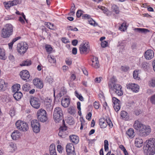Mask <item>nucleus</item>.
Returning <instances> with one entry per match:
<instances>
[{
  "label": "nucleus",
  "instance_id": "obj_1",
  "mask_svg": "<svg viewBox=\"0 0 155 155\" xmlns=\"http://www.w3.org/2000/svg\"><path fill=\"white\" fill-rule=\"evenodd\" d=\"M147 155H153L155 153V139L150 138L146 141Z\"/></svg>",
  "mask_w": 155,
  "mask_h": 155
},
{
  "label": "nucleus",
  "instance_id": "obj_2",
  "mask_svg": "<svg viewBox=\"0 0 155 155\" xmlns=\"http://www.w3.org/2000/svg\"><path fill=\"white\" fill-rule=\"evenodd\" d=\"M1 36L4 38H9L13 32V26L11 24H7L1 31Z\"/></svg>",
  "mask_w": 155,
  "mask_h": 155
},
{
  "label": "nucleus",
  "instance_id": "obj_3",
  "mask_svg": "<svg viewBox=\"0 0 155 155\" xmlns=\"http://www.w3.org/2000/svg\"><path fill=\"white\" fill-rule=\"evenodd\" d=\"M63 111L59 107H55L53 113V117L56 123H59L63 118Z\"/></svg>",
  "mask_w": 155,
  "mask_h": 155
},
{
  "label": "nucleus",
  "instance_id": "obj_4",
  "mask_svg": "<svg viewBox=\"0 0 155 155\" xmlns=\"http://www.w3.org/2000/svg\"><path fill=\"white\" fill-rule=\"evenodd\" d=\"M109 87L110 91L112 94H114L118 96H120L123 94L121 90L122 87L119 84H116L112 86L110 84H109Z\"/></svg>",
  "mask_w": 155,
  "mask_h": 155
},
{
  "label": "nucleus",
  "instance_id": "obj_5",
  "mask_svg": "<svg viewBox=\"0 0 155 155\" xmlns=\"http://www.w3.org/2000/svg\"><path fill=\"white\" fill-rule=\"evenodd\" d=\"M47 115L46 111L42 108L38 110L37 113V117L38 120L43 122L47 120Z\"/></svg>",
  "mask_w": 155,
  "mask_h": 155
},
{
  "label": "nucleus",
  "instance_id": "obj_6",
  "mask_svg": "<svg viewBox=\"0 0 155 155\" xmlns=\"http://www.w3.org/2000/svg\"><path fill=\"white\" fill-rule=\"evenodd\" d=\"M16 128L21 131H26L28 129V126L27 123L25 122L18 120L15 123Z\"/></svg>",
  "mask_w": 155,
  "mask_h": 155
},
{
  "label": "nucleus",
  "instance_id": "obj_7",
  "mask_svg": "<svg viewBox=\"0 0 155 155\" xmlns=\"http://www.w3.org/2000/svg\"><path fill=\"white\" fill-rule=\"evenodd\" d=\"M28 48V44L22 42L18 44L17 47V51L20 54L25 53Z\"/></svg>",
  "mask_w": 155,
  "mask_h": 155
},
{
  "label": "nucleus",
  "instance_id": "obj_8",
  "mask_svg": "<svg viewBox=\"0 0 155 155\" xmlns=\"http://www.w3.org/2000/svg\"><path fill=\"white\" fill-rule=\"evenodd\" d=\"M31 106L35 109L39 108L41 105V102L38 98L32 97L30 99Z\"/></svg>",
  "mask_w": 155,
  "mask_h": 155
},
{
  "label": "nucleus",
  "instance_id": "obj_9",
  "mask_svg": "<svg viewBox=\"0 0 155 155\" xmlns=\"http://www.w3.org/2000/svg\"><path fill=\"white\" fill-rule=\"evenodd\" d=\"M79 50L81 54H87L90 50V46L88 42H85L81 44L79 47Z\"/></svg>",
  "mask_w": 155,
  "mask_h": 155
},
{
  "label": "nucleus",
  "instance_id": "obj_10",
  "mask_svg": "<svg viewBox=\"0 0 155 155\" xmlns=\"http://www.w3.org/2000/svg\"><path fill=\"white\" fill-rule=\"evenodd\" d=\"M31 125L33 131L36 133H38L40 131V125L38 120H34L31 121Z\"/></svg>",
  "mask_w": 155,
  "mask_h": 155
},
{
  "label": "nucleus",
  "instance_id": "obj_11",
  "mask_svg": "<svg viewBox=\"0 0 155 155\" xmlns=\"http://www.w3.org/2000/svg\"><path fill=\"white\" fill-rule=\"evenodd\" d=\"M151 132L150 127L145 125L143 126L140 131V134L141 136H146L149 134Z\"/></svg>",
  "mask_w": 155,
  "mask_h": 155
},
{
  "label": "nucleus",
  "instance_id": "obj_12",
  "mask_svg": "<svg viewBox=\"0 0 155 155\" xmlns=\"http://www.w3.org/2000/svg\"><path fill=\"white\" fill-rule=\"evenodd\" d=\"M52 101L50 98H47L45 101V105L47 110L51 111L53 109V106L51 105Z\"/></svg>",
  "mask_w": 155,
  "mask_h": 155
},
{
  "label": "nucleus",
  "instance_id": "obj_13",
  "mask_svg": "<svg viewBox=\"0 0 155 155\" xmlns=\"http://www.w3.org/2000/svg\"><path fill=\"white\" fill-rule=\"evenodd\" d=\"M154 56L153 51L152 50H148L144 53V57L147 60H150L152 59Z\"/></svg>",
  "mask_w": 155,
  "mask_h": 155
},
{
  "label": "nucleus",
  "instance_id": "obj_14",
  "mask_svg": "<svg viewBox=\"0 0 155 155\" xmlns=\"http://www.w3.org/2000/svg\"><path fill=\"white\" fill-rule=\"evenodd\" d=\"M19 74L21 78L24 80L29 79L30 76L29 72L27 70L22 71Z\"/></svg>",
  "mask_w": 155,
  "mask_h": 155
},
{
  "label": "nucleus",
  "instance_id": "obj_15",
  "mask_svg": "<svg viewBox=\"0 0 155 155\" xmlns=\"http://www.w3.org/2000/svg\"><path fill=\"white\" fill-rule=\"evenodd\" d=\"M127 88L131 89L133 92H137L139 91V86L135 84H129L127 85Z\"/></svg>",
  "mask_w": 155,
  "mask_h": 155
},
{
  "label": "nucleus",
  "instance_id": "obj_16",
  "mask_svg": "<svg viewBox=\"0 0 155 155\" xmlns=\"http://www.w3.org/2000/svg\"><path fill=\"white\" fill-rule=\"evenodd\" d=\"M70 99L68 97H66L62 98L61 104L64 107H67L70 104Z\"/></svg>",
  "mask_w": 155,
  "mask_h": 155
},
{
  "label": "nucleus",
  "instance_id": "obj_17",
  "mask_svg": "<svg viewBox=\"0 0 155 155\" xmlns=\"http://www.w3.org/2000/svg\"><path fill=\"white\" fill-rule=\"evenodd\" d=\"M34 85L38 88L41 89L43 87L42 81L38 78H36L33 80Z\"/></svg>",
  "mask_w": 155,
  "mask_h": 155
},
{
  "label": "nucleus",
  "instance_id": "obj_18",
  "mask_svg": "<svg viewBox=\"0 0 155 155\" xmlns=\"http://www.w3.org/2000/svg\"><path fill=\"white\" fill-rule=\"evenodd\" d=\"M92 64L91 66L95 68H98L99 67V64L98 59L96 57H94L92 59Z\"/></svg>",
  "mask_w": 155,
  "mask_h": 155
},
{
  "label": "nucleus",
  "instance_id": "obj_19",
  "mask_svg": "<svg viewBox=\"0 0 155 155\" xmlns=\"http://www.w3.org/2000/svg\"><path fill=\"white\" fill-rule=\"evenodd\" d=\"M62 122L63 123V126L59 128V131L58 133V135L62 138H64L65 136L64 135H63L62 133L63 132V130H67V127L65 126L64 124V120H62Z\"/></svg>",
  "mask_w": 155,
  "mask_h": 155
},
{
  "label": "nucleus",
  "instance_id": "obj_20",
  "mask_svg": "<svg viewBox=\"0 0 155 155\" xmlns=\"http://www.w3.org/2000/svg\"><path fill=\"white\" fill-rule=\"evenodd\" d=\"M144 125L138 120H136L134 124V127L135 130H139L140 131V129H142Z\"/></svg>",
  "mask_w": 155,
  "mask_h": 155
},
{
  "label": "nucleus",
  "instance_id": "obj_21",
  "mask_svg": "<svg viewBox=\"0 0 155 155\" xmlns=\"http://www.w3.org/2000/svg\"><path fill=\"white\" fill-rule=\"evenodd\" d=\"M69 139L71 142L75 144H77L79 141V137L76 135H73L70 136Z\"/></svg>",
  "mask_w": 155,
  "mask_h": 155
},
{
  "label": "nucleus",
  "instance_id": "obj_22",
  "mask_svg": "<svg viewBox=\"0 0 155 155\" xmlns=\"http://www.w3.org/2000/svg\"><path fill=\"white\" fill-rule=\"evenodd\" d=\"M66 150L67 153H69L75 151L73 144L72 143L68 144L66 146Z\"/></svg>",
  "mask_w": 155,
  "mask_h": 155
},
{
  "label": "nucleus",
  "instance_id": "obj_23",
  "mask_svg": "<svg viewBox=\"0 0 155 155\" xmlns=\"http://www.w3.org/2000/svg\"><path fill=\"white\" fill-rule=\"evenodd\" d=\"M99 123L100 127L101 128H106L107 125V120H105L104 118L100 119Z\"/></svg>",
  "mask_w": 155,
  "mask_h": 155
},
{
  "label": "nucleus",
  "instance_id": "obj_24",
  "mask_svg": "<svg viewBox=\"0 0 155 155\" xmlns=\"http://www.w3.org/2000/svg\"><path fill=\"white\" fill-rule=\"evenodd\" d=\"M143 141L140 138H136L135 140V144L136 147H141L143 145Z\"/></svg>",
  "mask_w": 155,
  "mask_h": 155
},
{
  "label": "nucleus",
  "instance_id": "obj_25",
  "mask_svg": "<svg viewBox=\"0 0 155 155\" xmlns=\"http://www.w3.org/2000/svg\"><path fill=\"white\" fill-rule=\"evenodd\" d=\"M18 0L9 1L7 2L5 6L6 8H9L12 6L16 5L18 3Z\"/></svg>",
  "mask_w": 155,
  "mask_h": 155
},
{
  "label": "nucleus",
  "instance_id": "obj_26",
  "mask_svg": "<svg viewBox=\"0 0 155 155\" xmlns=\"http://www.w3.org/2000/svg\"><path fill=\"white\" fill-rule=\"evenodd\" d=\"M11 137L14 140H16L20 137V133L18 130H15L12 134Z\"/></svg>",
  "mask_w": 155,
  "mask_h": 155
},
{
  "label": "nucleus",
  "instance_id": "obj_27",
  "mask_svg": "<svg viewBox=\"0 0 155 155\" xmlns=\"http://www.w3.org/2000/svg\"><path fill=\"white\" fill-rule=\"evenodd\" d=\"M126 134L130 138H133L135 136L134 129L133 128H130L127 131Z\"/></svg>",
  "mask_w": 155,
  "mask_h": 155
},
{
  "label": "nucleus",
  "instance_id": "obj_28",
  "mask_svg": "<svg viewBox=\"0 0 155 155\" xmlns=\"http://www.w3.org/2000/svg\"><path fill=\"white\" fill-rule=\"evenodd\" d=\"M14 98L16 100L20 99L22 96V94L21 92H16L14 94Z\"/></svg>",
  "mask_w": 155,
  "mask_h": 155
},
{
  "label": "nucleus",
  "instance_id": "obj_29",
  "mask_svg": "<svg viewBox=\"0 0 155 155\" xmlns=\"http://www.w3.org/2000/svg\"><path fill=\"white\" fill-rule=\"evenodd\" d=\"M6 87V84L4 80L2 79H0V90L4 91Z\"/></svg>",
  "mask_w": 155,
  "mask_h": 155
},
{
  "label": "nucleus",
  "instance_id": "obj_30",
  "mask_svg": "<svg viewBox=\"0 0 155 155\" xmlns=\"http://www.w3.org/2000/svg\"><path fill=\"white\" fill-rule=\"evenodd\" d=\"M134 30L138 32L142 33H146L147 32H149L150 31L149 30L146 28H135Z\"/></svg>",
  "mask_w": 155,
  "mask_h": 155
},
{
  "label": "nucleus",
  "instance_id": "obj_31",
  "mask_svg": "<svg viewBox=\"0 0 155 155\" xmlns=\"http://www.w3.org/2000/svg\"><path fill=\"white\" fill-rule=\"evenodd\" d=\"M120 115L123 118V119L125 120H127L129 119L127 116V113L125 111H122L120 114Z\"/></svg>",
  "mask_w": 155,
  "mask_h": 155
},
{
  "label": "nucleus",
  "instance_id": "obj_32",
  "mask_svg": "<svg viewBox=\"0 0 155 155\" xmlns=\"http://www.w3.org/2000/svg\"><path fill=\"white\" fill-rule=\"evenodd\" d=\"M111 9L113 12H114L116 14H118L119 12V9L117 6L115 5H113L111 7Z\"/></svg>",
  "mask_w": 155,
  "mask_h": 155
},
{
  "label": "nucleus",
  "instance_id": "obj_33",
  "mask_svg": "<svg viewBox=\"0 0 155 155\" xmlns=\"http://www.w3.org/2000/svg\"><path fill=\"white\" fill-rule=\"evenodd\" d=\"M48 59L49 62L52 64H54L56 62V60L53 56L48 55Z\"/></svg>",
  "mask_w": 155,
  "mask_h": 155
},
{
  "label": "nucleus",
  "instance_id": "obj_34",
  "mask_svg": "<svg viewBox=\"0 0 155 155\" xmlns=\"http://www.w3.org/2000/svg\"><path fill=\"white\" fill-rule=\"evenodd\" d=\"M5 58L4 50L0 48V59L2 60H5Z\"/></svg>",
  "mask_w": 155,
  "mask_h": 155
},
{
  "label": "nucleus",
  "instance_id": "obj_35",
  "mask_svg": "<svg viewBox=\"0 0 155 155\" xmlns=\"http://www.w3.org/2000/svg\"><path fill=\"white\" fill-rule=\"evenodd\" d=\"M149 85L150 87H155V78L151 79L149 82Z\"/></svg>",
  "mask_w": 155,
  "mask_h": 155
},
{
  "label": "nucleus",
  "instance_id": "obj_36",
  "mask_svg": "<svg viewBox=\"0 0 155 155\" xmlns=\"http://www.w3.org/2000/svg\"><path fill=\"white\" fill-rule=\"evenodd\" d=\"M30 88V85L28 83H26L24 84L22 87L23 90L25 91H28Z\"/></svg>",
  "mask_w": 155,
  "mask_h": 155
},
{
  "label": "nucleus",
  "instance_id": "obj_37",
  "mask_svg": "<svg viewBox=\"0 0 155 155\" xmlns=\"http://www.w3.org/2000/svg\"><path fill=\"white\" fill-rule=\"evenodd\" d=\"M13 88V91L14 92H18L20 88V85L19 84H16L14 85L12 87Z\"/></svg>",
  "mask_w": 155,
  "mask_h": 155
},
{
  "label": "nucleus",
  "instance_id": "obj_38",
  "mask_svg": "<svg viewBox=\"0 0 155 155\" xmlns=\"http://www.w3.org/2000/svg\"><path fill=\"white\" fill-rule=\"evenodd\" d=\"M31 64V61L29 60H26V61H24L22 62V63L20 64V65L22 66H28Z\"/></svg>",
  "mask_w": 155,
  "mask_h": 155
},
{
  "label": "nucleus",
  "instance_id": "obj_39",
  "mask_svg": "<svg viewBox=\"0 0 155 155\" xmlns=\"http://www.w3.org/2000/svg\"><path fill=\"white\" fill-rule=\"evenodd\" d=\"M68 111L70 114L74 115L75 113V110L74 107H71L68 109Z\"/></svg>",
  "mask_w": 155,
  "mask_h": 155
},
{
  "label": "nucleus",
  "instance_id": "obj_40",
  "mask_svg": "<svg viewBox=\"0 0 155 155\" xmlns=\"http://www.w3.org/2000/svg\"><path fill=\"white\" fill-rule=\"evenodd\" d=\"M112 102L113 103V105L120 104V101L115 97H112Z\"/></svg>",
  "mask_w": 155,
  "mask_h": 155
},
{
  "label": "nucleus",
  "instance_id": "obj_41",
  "mask_svg": "<svg viewBox=\"0 0 155 155\" xmlns=\"http://www.w3.org/2000/svg\"><path fill=\"white\" fill-rule=\"evenodd\" d=\"M133 76L134 79L139 80L140 78L138 77V71L137 70H135L134 71Z\"/></svg>",
  "mask_w": 155,
  "mask_h": 155
},
{
  "label": "nucleus",
  "instance_id": "obj_42",
  "mask_svg": "<svg viewBox=\"0 0 155 155\" xmlns=\"http://www.w3.org/2000/svg\"><path fill=\"white\" fill-rule=\"evenodd\" d=\"M46 25L48 28L50 29L54 30L55 29V27L54 25L50 22H48Z\"/></svg>",
  "mask_w": 155,
  "mask_h": 155
},
{
  "label": "nucleus",
  "instance_id": "obj_43",
  "mask_svg": "<svg viewBox=\"0 0 155 155\" xmlns=\"http://www.w3.org/2000/svg\"><path fill=\"white\" fill-rule=\"evenodd\" d=\"M74 94L75 96H76L79 100L81 101H84V98L81 95L79 94L77 91H75Z\"/></svg>",
  "mask_w": 155,
  "mask_h": 155
},
{
  "label": "nucleus",
  "instance_id": "obj_44",
  "mask_svg": "<svg viewBox=\"0 0 155 155\" xmlns=\"http://www.w3.org/2000/svg\"><path fill=\"white\" fill-rule=\"evenodd\" d=\"M108 142L107 140L104 141V147L105 151H106L108 150Z\"/></svg>",
  "mask_w": 155,
  "mask_h": 155
},
{
  "label": "nucleus",
  "instance_id": "obj_45",
  "mask_svg": "<svg viewBox=\"0 0 155 155\" xmlns=\"http://www.w3.org/2000/svg\"><path fill=\"white\" fill-rule=\"evenodd\" d=\"M45 80L50 84L53 81V78L49 75L47 76L46 77Z\"/></svg>",
  "mask_w": 155,
  "mask_h": 155
},
{
  "label": "nucleus",
  "instance_id": "obj_46",
  "mask_svg": "<svg viewBox=\"0 0 155 155\" xmlns=\"http://www.w3.org/2000/svg\"><path fill=\"white\" fill-rule=\"evenodd\" d=\"M45 49L46 51L49 53H50L52 50V48L51 46L49 45H46Z\"/></svg>",
  "mask_w": 155,
  "mask_h": 155
},
{
  "label": "nucleus",
  "instance_id": "obj_47",
  "mask_svg": "<svg viewBox=\"0 0 155 155\" xmlns=\"http://www.w3.org/2000/svg\"><path fill=\"white\" fill-rule=\"evenodd\" d=\"M10 146L12 148V150L13 151H15L17 149L16 144L14 143H11L10 144Z\"/></svg>",
  "mask_w": 155,
  "mask_h": 155
},
{
  "label": "nucleus",
  "instance_id": "obj_48",
  "mask_svg": "<svg viewBox=\"0 0 155 155\" xmlns=\"http://www.w3.org/2000/svg\"><path fill=\"white\" fill-rule=\"evenodd\" d=\"M116 79L114 77L111 78L110 80V82L108 83V85L110 84H111V85L113 86L114 84H116L115 83Z\"/></svg>",
  "mask_w": 155,
  "mask_h": 155
},
{
  "label": "nucleus",
  "instance_id": "obj_49",
  "mask_svg": "<svg viewBox=\"0 0 155 155\" xmlns=\"http://www.w3.org/2000/svg\"><path fill=\"white\" fill-rule=\"evenodd\" d=\"M83 12L81 10H78L77 11L76 13V15L78 18L80 17L81 16H82V15H83Z\"/></svg>",
  "mask_w": 155,
  "mask_h": 155
},
{
  "label": "nucleus",
  "instance_id": "obj_50",
  "mask_svg": "<svg viewBox=\"0 0 155 155\" xmlns=\"http://www.w3.org/2000/svg\"><path fill=\"white\" fill-rule=\"evenodd\" d=\"M149 64L146 62H143L142 64V67L144 69H147L149 67Z\"/></svg>",
  "mask_w": 155,
  "mask_h": 155
},
{
  "label": "nucleus",
  "instance_id": "obj_51",
  "mask_svg": "<svg viewBox=\"0 0 155 155\" xmlns=\"http://www.w3.org/2000/svg\"><path fill=\"white\" fill-rule=\"evenodd\" d=\"M94 106L95 108L96 109H98L99 108L100 106L99 102L96 101L94 102Z\"/></svg>",
  "mask_w": 155,
  "mask_h": 155
},
{
  "label": "nucleus",
  "instance_id": "obj_52",
  "mask_svg": "<svg viewBox=\"0 0 155 155\" xmlns=\"http://www.w3.org/2000/svg\"><path fill=\"white\" fill-rule=\"evenodd\" d=\"M113 107L114 110L116 112L118 111L120 108V104L113 105Z\"/></svg>",
  "mask_w": 155,
  "mask_h": 155
},
{
  "label": "nucleus",
  "instance_id": "obj_53",
  "mask_svg": "<svg viewBox=\"0 0 155 155\" xmlns=\"http://www.w3.org/2000/svg\"><path fill=\"white\" fill-rule=\"evenodd\" d=\"M88 22L89 23L92 25L94 26L95 24V21L93 20L91 18H90L89 19H88Z\"/></svg>",
  "mask_w": 155,
  "mask_h": 155
},
{
  "label": "nucleus",
  "instance_id": "obj_54",
  "mask_svg": "<svg viewBox=\"0 0 155 155\" xmlns=\"http://www.w3.org/2000/svg\"><path fill=\"white\" fill-rule=\"evenodd\" d=\"M66 91L64 88H61V91L59 95H60V97L66 94Z\"/></svg>",
  "mask_w": 155,
  "mask_h": 155
},
{
  "label": "nucleus",
  "instance_id": "obj_55",
  "mask_svg": "<svg viewBox=\"0 0 155 155\" xmlns=\"http://www.w3.org/2000/svg\"><path fill=\"white\" fill-rule=\"evenodd\" d=\"M150 101L152 104H155V94L151 96Z\"/></svg>",
  "mask_w": 155,
  "mask_h": 155
},
{
  "label": "nucleus",
  "instance_id": "obj_56",
  "mask_svg": "<svg viewBox=\"0 0 155 155\" xmlns=\"http://www.w3.org/2000/svg\"><path fill=\"white\" fill-rule=\"evenodd\" d=\"M108 43L106 41H101V45L103 48H105L107 46Z\"/></svg>",
  "mask_w": 155,
  "mask_h": 155
},
{
  "label": "nucleus",
  "instance_id": "obj_57",
  "mask_svg": "<svg viewBox=\"0 0 155 155\" xmlns=\"http://www.w3.org/2000/svg\"><path fill=\"white\" fill-rule=\"evenodd\" d=\"M49 151L54 150H55V145L54 144H52L50 145L49 148Z\"/></svg>",
  "mask_w": 155,
  "mask_h": 155
},
{
  "label": "nucleus",
  "instance_id": "obj_58",
  "mask_svg": "<svg viewBox=\"0 0 155 155\" xmlns=\"http://www.w3.org/2000/svg\"><path fill=\"white\" fill-rule=\"evenodd\" d=\"M90 18V16L88 14H83L82 15V18L83 19H89Z\"/></svg>",
  "mask_w": 155,
  "mask_h": 155
},
{
  "label": "nucleus",
  "instance_id": "obj_59",
  "mask_svg": "<svg viewBox=\"0 0 155 155\" xmlns=\"http://www.w3.org/2000/svg\"><path fill=\"white\" fill-rule=\"evenodd\" d=\"M107 123V125L108 124L110 127H113V124L110 119L106 120Z\"/></svg>",
  "mask_w": 155,
  "mask_h": 155
},
{
  "label": "nucleus",
  "instance_id": "obj_60",
  "mask_svg": "<svg viewBox=\"0 0 155 155\" xmlns=\"http://www.w3.org/2000/svg\"><path fill=\"white\" fill-rule=\"evenodd\" d=\"M67 122L69 123L70 124H72L74 123V120L71 117L68 118V120H67Z\"/></svg>",
  "mask_w": 155,
  "mask_h": 155
},
{
  "label": "nucleus",
  "instance_id": "obj_61",
  "mask_svg": "<svg viewBox=\"0 0 155 155\" xmlns=\"http://www.w3.org/2000/svg\"><path fill=\"white\" fill-rule=\"evenodd\" d=\"M129 69V68L127 66H122L121 68V70L125 72L127 71Z\"/></svg>",
  "mask_w": 155,
  "mask_h": 155
},
{
  "label": "nucleus",
  "instance_id": "obj_62",
  "mask_svg": "<svg viewBox=\"0 0 155 155\" xmlns=\"http://www.w3.org/2000/svg\"><path fill=\"white\" fill-rule=\"evenodd\" d=\"M126 25L125 23H123L121 26L119 27V29L120 30L122 31V29L123 31H124V28L125 29L126 28Z\"/></svg>",
  "mask_w": 155,
  "mask_h": 155
},
{
  "label": "nucleus",
  "instance_id": "obj_63",
  "mask_svg": "<svg viewBox=\"0 0 155 155\" xmlns=\"http://www.w3.org/2000/svg\"><path fill=\"white\" fill-rule=\"evenodd\" d=\"M135 113L136 115H139L142 113V111L140 109L137 110L135 111Z\"/></svg>",
  "mask_w": 155,
  "mask_h": 155
},
{
  "label": "nucleus",
  "instance_id": "obj_64",
  "mask_svg": "<svg viewBox=\"0 0 155 155\" xmlns=\"http://www.w3.org/2000/svg\"><path fill=\"white\" fill-rule=\"evenodd\" d=\"M76 78V75L74 74H72L71 75L70 77V79L71 81H73Z\"/></svg>",
  "mask_w": 155,
  "mask_h": 155
}]
</instances>
